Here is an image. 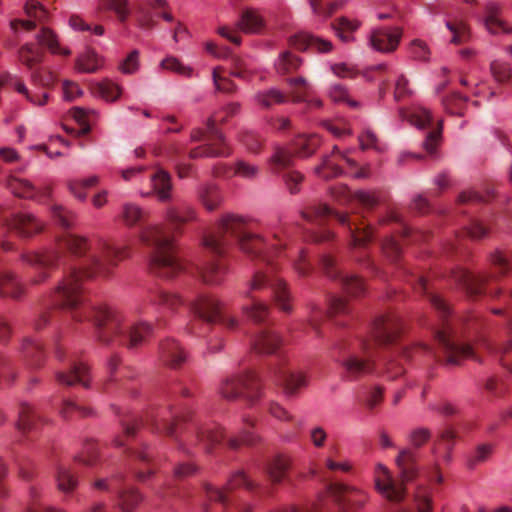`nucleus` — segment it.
Instances as JSON below:
<instances>
[{
  "mask_svg": "<svg viewBox=\"0 0 512 512\" xmlns=\"http://www.w3.org/2000/svg\"><path fill=\"white\" fill-rule=\"evenodd\" d=\"M3 229L14 231L21 237H30L43 229V224L33 215L19 213L3 221Z\"/></svg>",
  "mask_w": 512,
  "mask_h": 512,
  "instance_id": "412c9836",
  "label": "nucleus"
},
{
  "mask_svg": "<svg viewBox=\"0 0 512 512\" xmlns=\"http://www.w3.org/2000/svg\"><path fill=\"white\" fill-rule=\"evenodd\" d=\"M227 272L226 266L219 260H211L202 270V280L207 284H219Z\"/></svg>",
  "mask_w": 512,
  "mask_h": 512,
  "instance_id": "37998d69",
  "label": "nucleus"
},
{
  "mask_svg": "<svg viewBox=\"0 0 512 512\" xmlns=\"http://www.w3.org/2000/svg\"><path fill=\"white\" fill-rule=\"evenodd\" d=\"M96 92L106 101L113 102L120 97L122 89L112 81L104 80L97 84Z\"/></svg>",
  "mask_w": 512,
  "mask_h": 512,
  "instance_id": "6e6d98bb",
  "label": "nucleus"
},
{
  "mask_svg": "<svg viewBox=\"0 0 512 512\" xmlns=\"http://www.w3.org/2000/svg\"><path fill=\"white\" fill-rule=\"evenodd\" d=\"M198 199L205 209L213 211L220 205L222 196L215 185H203L198 190Z\"/></svg>",
  "mask_w": 512,
  "mask_h": 512,
  "instance_id": "c03bdc74",
  "label": "nucleus"
},
{
  "mask_svg": "<svg viewBox=\"0 0 512 512\" xmlns=\"http://www.w3.org/2000/svg\"><path fill=\"white\" fill-rule=\"evenodd\" d=\"M493 453V445L483 443L477 445L467 457V467L474 469L477 465L487 462Z\"/></svg>",
  "mask_w": 512,
  "mask_h": 512,
  "instance_id": "de8ad7c7",
  "label": "nucleus"
},
{
  "mask_svg": "<svg viewBox=\"0 0 512 512\" xmlns=\"http://www.w3.org/2000/svg\"><path fill=\"white\" fill-rule=\"evenodd\" d=\"M289 44L299 51L310 49L320 53L330 52L333 47L330 41L308 33H297L291 36Z\"/></svg>",
  "mask_w": 512,
  "mask_h": 512,
  "instance_id": "5701e85b",
  "label": "nucleus"
},
{
  "mask_svg": "<svg viewBox=\"0 0 512 512\" xmlns=\"http://www.w3.org/2000/svg\"><path fill=\"white\" fill-rule=\"evenodd\" d=\"M287 83L292 88V100L295 103H302L314 94L313 85L304 77L289 78Z\"/></svg>",
  "mask_w": 512,
  "mask_h": 512,
  "instance_id": "58836bf2",
  "label": "nucleus"
},
{
  "mask_svg": "<svg viewBox=\"0 0 512 512\" xmlns=\"http://www.w3.org/2000/svg\"><path fill=\"white\" fill-rule=\"evenodd\" d=\"M103 66V59L92 49H86L76 58V68L82 73H95Z\"/></svg>",
  "mask_w": 512,
  "mask_h": 512,
  "instance_id": "e433bc0d",
  "label": "nucleus"
},
{
  "mask_svg": "<svg viewBox=\"0 0 512 512\" xmlns=\"http://www.w3.org/2000/svg\"><path fill=\"white\" fill-rule=\"evenodd\" d=\"M183 303L178 294L154 287L147 290L138 311L143 314L148 313L150 309L175 312Z\"/></svg>",
  "mask_w": 512,
  "mask_h": 512,
  "instance_id": "dca6fc26",
  "label": "nucleus"
},
{
  "mask_svg": "<svg viewBox=\"0 0 512 512\" xmlns=\"http://www.w3.org/2000/svg\"><path fill=\"white\" fill-rule=\"evenodd\" d=\"M8 188L17 197L38 202L50 198L52 194V186L50 184L37 187L29 180L22 178L9 179Z\"/></svg>",
  "mask_w": 512,
  "mask_h": 512,
  "instance_id": "6ab92c4d",
  "label": "nucleus"
},
{
  "mask_svg": "<svg viewBox=\"0 0 512 512\" xmlns=\"http://www.w3.org/2000/svg\"><path fill=\"white\" fill-rule=\"evenodd\" d=\"M501 7L496 3L486 5L485 26L489 32L497 34L499 32L512 33V27L507 28L505 23L499 19Z\"/></svg>",
  "mask_w": 512,
  "mask_h": 512,
  "instance_id": "c9c22d12",
  "label": "nucleus"
},
{
  "mask_svg": "<svg viewBox=\"0 0 512 512\" xmlns=\"http://www.w3.org/2000/svg\"><path fill=\"white\" fill-rule=\"evenodd\" d=\"M123 480L124 475L122 473H118L113 475L111 478L96 480L93 486L98 490L113 492L116 494L119 486L123 483Z\"/></svg>",
  "mask_w": 512,
  "mask_h": 512,
  "instance_id": "338daca9",
  "label": "nucleus"
},
{
  "mask_svg": "<svg viewBox=\"0 0 512 512\" xmlns=\"http://www.w3.org/2000/svg\"><path fill=\"white\" fill-rule=\"evenodd\" d=\"M269 377L275 384L283 386L289 395L296 393L299 388L307 384L306 376L289 368L283 358L271 364Z\"/></svg>",
  "mask_w": 512,
  "mask_h": 512,
  "instance_id": "f3484780",
  "label": "nucleus"
},
{
  "mask_svg": "<svg viewBox=\"0 0 512 512\" xmlns=\"http://www.w3.org/2000/svg\"><path fill=\"white\" fill-rule=\"evenodd\" d=\"M494 272L490 274H474L463 270L458 273L457 281L471 295L487 293L501 296L504 308H496L494 314H502L504 309L512 308V268L508 258L500 251L490 256Z\"/></svg>",
  "mask_w": 512,
  "mask_h": 512,
  "instance_id": "423d86ee",
  "label": "nucleus"
},
{
  "mask_svg": "<svg viewBox=\"0 0 512 512\" xmlns=\"http://www.w3.org/2000/svg\"><path fill=\"white\" fill-rule=\"evenodd\" d=\"M21 353L28 364L32 367L41 365L45 358L43 347L32 337H26L21 344Z\"/></svg>",
  "mask_w": 512,
  "mask_h": 512,
  "instance_id": "7c9ffc66",
  "label": "nucleus"
},
{
  "mask_svg": "<svg viewBox=\"0 0 512 512\" xmlns=\"http://www.w3.org/2000/svg\"><path fill=\"white\" fill-rule=\"evenodd\" d=\"M139 237L150 249L148 266L151 273L170 279L184 271V264L175 253L173 238L164 225H146Z\"/></svg>",
  "mask_w": 512,
  "mask_h": 512,
  "instance_id": "0eeeda50",
  "label": "nucleus"
},
{
  "mask_svg": "<svg viewBox=\"0 0 512 512\" xmlns=\"http://www.w3.org/2000/svg\"><path fill=\"white\" fill-rule=\"evenodd\" d=\"M290 458L285 455L275 456L266 466V473L273 483H279L285 479L290 468Z\"/></svg>",
  "mask_w": 512,
  "mask_h": 512,
  "instance_id": "72a5a7b5",
  "label": "nucleus"
},
{
  "mask_svg": "<svg viewBox=\"0 0 512 512\" xmlns=\"http://www.w3.org/2000/svg\"><path fill=\"white\" fill-rule=\"evenodd\" d=\"M399 115L402 119L408 120L412 125L420 129L429 128L433 123L430 111L422 107L414 108L411 111L400 109Z\"/></svg>",
  "mask_w": 512,
  "mask_h": 512,
  "instance_id": "4c0bfd02",
  "label": "nucleus"
},
{
  "mask_svg": "<svg viewBox=\"0 0 512 512\" xmlns=\"http://www.w3.org/2000/svg\"><path fill=\"white\" fill-rule=\"evenodd\" d=\"M490 72L498 83H506L512 76V68L510 64L500 60H493L490 63Z\"/></svg>",
  "mask_w": 512,
  "mask_h": 512,
  "instance_id": "5fc2aeb1",
  "label": "nucleus"
},
{
  "mask_svg": "<svg viewBox=\"0 0 512 512\" xmlns=\"http://www.w3.org/2000/svg\"><path fill=\"white\" fill-rule=\"evenodd\" d=\"M128 256L127 247L113 246L103 238L65 233L57 239L55 248L28 253L23 259L37 271L34 284L48 279L50 270L63 267L64 278L53 293L54 305L70 311L76 322L91 321L99 342L133 349L152 334L153 326L143 321L127 322L116 309L86 306L82 288L84 279L109 277L118 262Z\"/></svg>",
  "mask_w": 512,
  "mask_h": 512,
  "instance_id": "f257e3e1",
  "label": "nucleus"
},
{
  "mask_svg": "<svg viewBox=\"0 0 512 512\" xmlns=\"http://www.w3.org/2000/svg\"><path fill=\"white\" fill-rule=\"evenodd\" d=\"M313 12L317 15L331 16L333 13L341 9L346 1L334 0L326 6H322L321 0H308Z\"/></svg>",
  "mask_w": 512,
  "mask_h": 512,
  "instance_id": "bf43d9fd",
  "label": "nucleus"
},
{
  "mask_svg": "<svg viewBox=\"0 0 512 512\" xmlns=\"http://www.w3.org/2000/svg\"><path fill=\"white\" fill-rule=\"evenodd\" d=\"M43 58V52L35 48L32 44H24L19 49V59L28 68L32 69L36 64L40 63Z\"/></svg>",
  "mask_w": 512,
  "mask_h": 512,
  "instance_id": "3c124183",
  "label": "nucleus"
},
{
  "mask_svg": "<svg viewBox=\"0 0 512 512\" xmlns=\"http://www.w3.org/2000/svg\"><path fill=\"white\" fill-rule=\"evenodd\" d=\"M293 154L282 147H276L274 154L270 157L269 162L275 170L284 169L291 165Z\"/></svg>",
  "mask_w": 512,
  "mask_h": 512,
  "instance_id": "e2e57ef3",
  "label": "nucleus"
},
{
  "mask_svg": "<svg viewBox=\"0 0 512 512\" xmlns=\"http://www.w3.org/2000/svg\"><path fill=\"white\" fill-rule=\"evenodd\" d=\"M302 65V60L290 52H284L276 64L277 70L281 73H290Z\"/></svg>",
  "mask_w": 512,
  "mask_h": 512,
  "instance_id": "13d9d810",
  "label": "nucleus"
},
{
  "mask_svg": "<svg viewBox=\"0 0 512 512\" xmlns=\"http://www.w3.org/2000/svg\"><path fill=\"white\" fill-rule=\"evenodd\" d=\"M57 79L54 73L46 69H35L31 72L30 82L34 90H30L21 81H16L14 89L23 95L27 101L35 106H44L47 104L49 95L46 90L54 87Z\"/></svg>",
  "mask_w": 512,
  "mask_h": 512,
  "instance_id": "4468645a",
  "label": "nucleus"
},
{
  "mask_svg": "<svg viewBox=\"0 0 512 512\" xmlns=\"http://www.w3.org/2000/svg\"><path fill=\"white\" fill-rule=\"evenodd\" d=\"M446 27L453 34L451 42L453 44L459 45L468 41L470 37V32L467 24L463 21H457L455 23L446 22Z\"/></svg>",
  "mask_w": 512,
  "mask_h": 512,
  "instance_id": "4d7b16f0",
  "label": "nucleus"
},
{
  "mask_svg": "<svg viewBox=\"0 0 512 512\" xmlns=\"http://www.w3.org/2000/svg\"><path fill=\"white\" fill-rule=\"evenodd\" d=\"M341 168L332 161L331 156H326L322 164L315 168V173L324 179H329L340 175Z\"/></svg>",
  "mask_w": 512,
  "mask_h": 512,
  "instance_id": "0e129e2a",
  "label": "nucleus"
},
{
  "mask_svg": "<svg viewBox=\"0 0 512 512\" xmlns=\"http://www.w3.org/2000/svg\"><path fill=\"white\" fill-rule=\"evenodd\" d=\"M240 141L246 149L253 154L260 153L264 143L262 137L253 131L242 132L240 135Z\"/></svg>",
  "mask_w": 512,
  "mask_h": 512,
  "instance_id": "052dcab7",
  "label": "nucleus"
},
{
  "mask_svg": "<svg viewBox=\"0 0 512 512\" xmlns=\"http://www.w3.org/2000/svg\"><path fill=\"white\" fill-rule=\"evenodd\" d=\"M189 415H176L168 409H161L150 418L154 432L166 435L175 441L178 448L190 453V448L199 447L206 453L224 439L222 429L216 424L189 422Z\"/></svg>",
  "mask_w": 512,
  "mask_h": 512,
  "instance_id": "20e7f679",
  "label": "nucleus"
},
{
  "mask_svg": "<svg viewBox=\"0 0 512 512\" xmlns=\"http://www.w3.org/2000/svg\"><path fill=\"white\" fill-rule=\"evenodd\" d=\"M286 233V227H281L280 232L273 233L272 241L269 242L254 231L252 221L227 215L216 231L203 237L204 247L213 256H222L230 245L235 244L251 260L258 261L259 266L248 282L247 289L241 293L250 301L243 305L242 311L256 323L264 322L270 311L266 303L253 296L256 291L269 288L279 309L286 313L292 311L287 283L275 275L279 269V259L284 254L286 243L282 235Z\"/></svg>",
  "mask_w": 512,
  "mask_h": 512,
  "instance_id": "f03ea898",
  "label": "nucleus"
},
{
  "mask_svg": "<svg viewBox=\"0 0 512 512\" xmlns=\"http://www.w3.org/2000/svg\"><path fill=\"white\" fill-rule=\"evenodd\" d=\"M88 366L83 362H78L74 356L70 357V368L67 372L58 371L56 380L68 386L79 383L84 387H88Z\"/></svg>",
  "mask_w": 512,
  "mask_h": 512,
  "instance_id": "b1692460",
  "label": "nucleus"
},
{
  "mask_svg": "<svg viewBox=\"0 0 512 512\" xmlns=\"http://www.w3.org/2000/svg\"><path fill=\"white\" fill-rule=\"evenodd\" d=\"M251 345L252 349L259 354H271L281 345V338L274 331L263 329L252 340Z\"/></svg>",
  "mask_w": 512,
  "mask_h": 512,
  "instance_id": "c85d7f7f",
  "label": "nucleus"
},
{
  "mask_svg": "<svg viewBox=\"0 0 512 512\" xmlns=\"http://www.w3.org/2000/svg\"><path fill=\"white\" fill-rule=\"evenodd\" d=\"M331 216H334L343 227L347 228L351 236L352 247H362L372 240L373 232L370 226L363 221L365 216L359 215L356 211L351 215L340 214L321 203L309 204L301 210V217L304 220L317 223L320 226Z\"/></svg>",
  "mask_w": 512,
  "mask_h": 512,
  "instance_id": "9d476101",
  "label": "nucleus"
},
{
  "mask_svg": "<svg viewBox=\"0 0 512 512\" xmlns=\"http://www.w3.org/2000/svg\"><path fill=\"white\" fill-rule=\"evenodd\" d=\"M144 425V421L140 418L129 417L121 420L123 435L114 439V444L117 447L125 445L126 441L135 436L136 431Z\"/></svg>",
  "mask_w": 512,
  "mask_h": 512,
  "instance_id": "a18cd8bd",
  "label": "nucleus"
},
{
  "mask_svg": "<svg viewBox=\"0 0 512 512\" xmlns=\"http://www.w3.org/2000/svg\"><path fill=\"white\" fill-rule=\"evenodd\" d=\"M468 99L459 93H453L443 99L445 110L453 115H463V110L466 106Z\"/></svg>",
  "mask_w": 512,
  "mask_h": 512,
  "instance_id": "864d4df0",
  "label": "nucleus"
},
{
  "mask_svg": "<svg viewBox=\"0 0 512 512\" xmlns=\"http://www.w3.org/2000/svg\"><path fill=\"white\" fill-rule=\"evenodd\" d=\"M411 284L413 288L423 294L429 301L432 309L437 314L440 321L438 325L433 326L437 350L426 345L419 344L411 348H402L393 350L384 358L385 373L390 379H395L405 372L401 360H408L417 354H428L433 358L441 359L445 364L456 366L460 364L461 359L474 358V352L470 345L461 343L456 337L455 331L450 323L452 318V309L450 304L428 284L427 280L421 276H412Z\"/></svg>",
  "mask_w": 512,
  "mask_h": 512,
  "instance_id": "7ed1b4c3",
  "label": "nucleus"
},
{
  "mask_svg": "<svg viewBox=\"0 0 512 512\" xmlns=\"http://www.w3.org/2000/svg\"><path fill=\"white\" fill-rule=\"evenodd\" d=\"M142 500L143 496L137 489L125 487L122 483L116 492V504L122 512H133Z\"/></svg>",
  "mask_w": 512,
  "mask_h": 512,
  "instance_id": "c756f323",
  "label": "nucleus"
},
{
  "mask_svg": "<svg viewBox=\"0 0 512 512\" xmlns=\"http://www.w3.org/2000/svg\"><path fill=\"white\" fill-rule=\"evenodd\" d=\"M25 293V288L10 272L0 274V295L18 300Z\"/></svg>",
  "mask_w": 512,
  "mask_h": 512,
  "instance_id": "2f4dec72",
  "label": "nucleus"
},
{
  "mask_svg": "<svg viewBox=\"0 0 512 512\" xmlns=\"http://www.w3.org/2000/svg\"><path fill=\"white\" fill-rule=\"evenodd\" d=\"M223 69L216 67L213 69L212 77L216 90L219 92L232 94L236 91L235 83L227 77L221 75Z\"/></svg>",
  "mask_w": 512,
  "mask_h": 512,
  "instance_id": "680f3d73",
  "label": "nucleus"
},
{
  "mask_svg": "<svg viewBox=\"0 0 512 512\" xmlns=\"http://www.w3.org/2000/svg\"><path fill=\"white\" fill-rule=\"evenodd\" d=\"M238 26L245 33H260L265 28V19L258 9L247 7L241 11Z\"/></svg>",
  "mask_w": 512,
  "mask_h": 512,
  "instance_id": "cd10ccee",
  "label": "nucleus"
},
{
  "mask_svg": "<svg viewBox=\"0 0 512 512\" xmlns=\"http://www.w3.org/2000/svg\"><path fill=\"white\" fill-rule=\"evenodd\" d=\"M147 217L148 213L141 207L131 203L124 204L122 219L127 226L132 227L141 224L147 220Z\"/></svg>",
  "mask_w": 512,
  "mask_h": 512,
  "instance_id": "49530a36",
  "label": "nucleus"
},
{
  "mask_svg": "<svg viewBox=\"0 0 512 512\" xmlns=\"http://www.w3.org/2000/svg\"><path fill=\"white\" fill-rule=\"evenodd\" d=\"M165 219L175 232H179L182 225L196 219V211L187 204L171 206L165 212Z\"/></svg>",
  "mask_w": 512,
  "mask_h": 512,
  "instance_id": "bb28decb",
  "label": "nucleus"
},
{
  "mask_svg": "<svg viewBox=\"0 0 512 512\" xmlns=\"http://www.w3.org/2000/svg\"><path fill=\"white\" fill-rule=\"evenodd\" d=\"M320 265L324 273L331 279L341 282L347 293L358 296L364 292L365 286L363 281L354 276L343 274L337 267L335 258L330 254H325L320 259Z\"/></svg>",
  "mask_w": 512,
  "mask_h": 512,
  "instance_id": "a211bd4d",
  "label": "nucleus"
},
{
  "mask_svg": "<svg viewBox=\"0 0 512 512\" xmlns=\"http://www.w3.org/2000/svg\"><path fill=\"white\" fill-rule=\"evenodd\" d=\"M241 110V105L238 102H232L226 105L222 111L225 116L218 119L220 123H225L228 118L237 115ZM217 116H211L207 119L206 127L207 132L201 128H195L191 132V140L201 141L205 140L203 145L195 147L190 150V159H199L205 157H226L231 153V149L226 143L223 133L216 127Z\"/></svg>",
  "mask_w": 512,
  "mask_h": 512,
  "instance_id": "1a4fd4ad",
  "label": "nucleus"
},
{
  "mask_svg": "<svg viewBox=\"0 0 512 512\" xmlns=\"http://www.w3.org/2000/svg\"><path fill=\"white\" fill-rule=\"evenodd\" d=\"M261 381L255 372L226 377L219 388L223 398L235 400L243 398L254 402L259 397Z\"/></svg>",
  "mask_w": 512,
  "mask_h": 512,
  "instance_id": "ddd939ff",
  "label": "nucleus"
},
{
  "mask_svg": "<svg viewBox=\"0 0 512 512\" xmlns=\"http://www.w3.org/2000/svg\"><path fill=\"white\" fill-rule=\"evenodd\" d=\"M98 182L99 177L94 175L82 180H69L67 187L75 198L84 201L87 196L85 190L97 185Z\"/></svg>",
  "mask_w": 512,
  "mask_h": 512,
  "instance_id": "09e8293b",
  "label": "nucleus"
},
{
  "mask_svg": "<svg viewBox=\"0 0 512 512\" xmlns=\"http://www.w3.org/2000/svg\"><path fill=\"white\" fill-rule=\"evenodd\" d=\"M402 31L400 28L392 30L382 28L374 30L370 37L371 46L379 52L394 51L401 39Z\"/></svg>",
  "mask_w": 512,
  "mask_h": 512,
  "instance_id": "4be33fe9",
  "label": "nucleus"
},
{
  "mask_svg": "<svg viewBox=\"0 0 512 512\" xmlns=\"http://www.w3.org/2000/svg\"><path fill=\"white\" fill-rule=\"evenodd\" d=\"M327 488L329 495L341 512L358 510L365 505L368 499L363 490L341 482H331Z\"/></svg>",
  "mask_w": 512,
  "mask_h": 512,
  "instance_id": "2eb2a0df",
  "label": "nucleus"
},
{
  "mask_svg": "<svg viewBox=\"0 0 512 512\" xmlns=\"http://www.w3.org/2000/svg\"><path fill=\"white\" fill-rule=\"evenodd\" d=\"M36 39L39 45L46 47L51 53L61 54L64 56H69L71 54L69 49H62L60 47L57 35L49 28L43 27L37 34Z\"/></svg>",
  "mask_w": 512,
  "mask_h": 512,
  "instance_id": "79ce46f5",
  "label": "nucleus"
},
{
  "mask_svg": "<svg viewBox=\"0 0 512 512\" xmlns=\"http://www.w3.org/2000/svg\"><path fill=\"white\" fill-rule=\"evenodd\" d=\"M151 185L154 193L158 196L160 201H168L171 198V178L170 175L159 169L151 175Z\"/></svg>",
  "mask_w": 512,
  "mask_h": 512,
  "instance_id": "473e14b6",
  "label": "nucleus"
},
{
  "mask_svg": "<svg viewBox=\"0 0 512 512\" xmlns=\"http://www.w3.org/2000/svg\"><path fill=\"white\" fill-rule=\"evenodd\" d=\"M55 480L58 489L64 493L72 492L78 484V479L76 475L72 472V470L69 467L63 464L57 466Z\"/></svg>",
  "mask_w": 512,
  "mask_h": 512,
  "instance_id": "a19ab883",
  "label": "nucleus"
},
{
  "mask_svg": "<svg viewBox=\"0 0 512 512\" xmlns=\"http://www.w3.org/2000/svg\"><path fill=\"white\" fill-rule=\"evenodd\" d=\"M255 101L264 108H270L274 104H281L286 101V96L277 89H270L255 94Z\"/></svg>",
  "mask_w": 512,
  "mask_h": 512,
  "instance_id": "603ef678",
  "label": "nucleus"
},
{
  "mask_svg": "<svg viewBox=\"0 0 512 512\" xmlns=\"http://www.w3.org/2000/svg\"><path fill=\"white\" fill-rule=\"evenodd\" d=\"M401 330L398 318L392 314H383L375 318L371 339L365 340L358 351L344 355L339 363L343 369V377L356 380L373 371L377 348L392 344Z\"/></svg>",
  "mask_w": 512,
  "mask_h": 512,
  "instance_id": "39448f33",
  "label": "nucleus"
},
{
  "mask_svg": "<svg viewBox=\"0 0 512 512\" xmlns=\"http://www.w3.org/2000/svg\"><path fill=\"white\" fill-rule=\"evenodd\" d=\"M398 478H395L383 464H377L374 471L376 490L388 501L400 503L406 496L407 482L413 481L419 472L417 454L414 450L402 449L396 457Z\"/></svg>",
  "mask_w": 512,
  "mask_h": 512,
  "instance_id": "6e6552de",
  "label": "nucleus"
},
{
  "mask_svg": "<svg viewBox=\"0 0 512 512\" xmlns=\"http://www.w3.org/2000/svg\"><path fill=\"white\" fill-rule=\"evenodd\" d=\"M160 357L166 365L178 368L186 361L187 354L177 341L167 339L160 345Z\"/></svg>",
  "mask_w": 512,
  "mask_h": 512,
  "instance_id": "a878e982",
  "label": "nucleus"
},
{
  "mask_svg": "<svg viewBox=\"0 0 512 512\" xmlns=\"http://www.w3.org/2000/svg\"><path fill=\"white\" fill-rule=\"evenodd\" d=\"M48 0H28L25 4L24 10L29 20L14 19L11 21V28L16 31L19 26L25 30L31 31L36 27V21L39 23L44 22L49 15L47 10Z\"/></svg>",
  "mask_w": 512,
  "mask_h": 512,
  "instance_id": "aec40b11",
  "label": "nucleus"
},
{
  "mask_svg": "<svg viewBox=\"0 0 512 512\" xmlns=\"http://www.w3.org/2000/svg\"><path fill=\"white\" fill-rule=\"evenodd\" d=\"M188 306L195 316V321L190 326V332L194 335L200 336L203 334L198 326L206 327L207 325L220 323L233 330L238 325L236 318L226 314L225 304L210 295L201 294L191 300Z\"/></svg>",
  "mask_w": 512,
  "mask_h": 512,
  "instance_id": "f8f14e48",
  "label": "nucleus"
},
{
  "mask_svg": "<svg viewBox=\"0 0 512 512\" xmlns=\"http://www.w3.org/2000/svg\"><path fill=\"white\" fill-rule=\"evenodd\" d=\"M241 486L247 490H253L254 488L253 482L242 471L232 475L227 485L222 489L206 484L204 490L207 503L204 505V512H228L230 509H235L236 512H250L251 507L249 505L236 503V496L233 492Z\"/></svg>",
  "mask_w": 512,
  "mask_h": 512,
  "instance_id": "9b49d317",
  "label": "nucleus"
},
{
  "mask_svg": "<svg viewBox=\"0 0 512 512\" xmlns=\"http://www.w3.org/2000/svg\"><path fill=\"white\" fill-rule=\"evenodd\" d=\"M320 145V139L317 135H298L294 140V150L299 157H308L312 155Z\"/></svg>",
  "mask_w": 512,
  "mask_h": 512,
  "instance_id": "ea45409f",
  "label": "nucleus"
},
{
  "mask_svg": "<svg viewBox=\"0 0 512 512\" xmlns=\"http://www.w3.org/2000/svg\"><path fill=\"white\" fill-rule=\"evenodd\" d=\"M39 419V416L35 414L33 408L29 404L22 403L20 405L18 420L15 427L20 433L27 434L36 428Z\"/></svg>",
  "mask_w": 512,
  "mask_h": 512,
  "instance_id": "f704fd0d",
  "label": "nucleus"
},
{
  "mask_svg": "<svg viewBox=\"0 0 512 512\" xmlns=\"http://www.w3.org/2000/svg\"><path fill=\"white\" fill-rule=\"evenodd\" d=\"M359 25L357 21H351L346 17H341L333 24V28L343 42H350L353 40V32L358 29Z\"/></svg>",
  "mask_w": 512,
  "mask_h": 512,
  "instance_id": "8fccbe9b",
  "label": "nucleus"
},
{
  "mask_svg": "<svg viewBox=\"0 0 512 512\" xmlns=\"http://www.w3.org/2000/svg\"><path fill=\"white\" fill-rule=\"evenodd\" d=\"M52 215L55 221L63 228H70L73 225L75 215L73 212L62 206L55 205L52 208Z\"/></svg>",
  "mask_w": 512,
  "mask_h": 512,
  "instance_id": "774afa93",
  "label": "nucleus"
},
{
  "mask_svg": "<svg viewBox=\"0 0 512 512\" xmlns=\"http://www.w3.org/2000/svg\"><path fill=\"white\" fill-rule=\"evenodd\" d=\"M393 512H433L432 491L427 486H418L409 507L396 506Z\"/></svg>",
  "mask_w": 512,
  "mask_h": 512,
  "instance_id": "393cba45",
  "label": "nucleus"
},
{
  "mask_svg": "<svg viewBox=\"0 0 512 512\" xmlns=\"http://www.w3.org/2000/svg\"><path fill=\"white\" fill-rule=\"evenodd\" d=\"M102 8L113 10L121 22H125L130 14L127 0H103Z\"/></svg>",
  "mask_w": 512,
  "mask_h": 512,
  "instance_id": "69168bd1",
  "label": "nucleus"
}]
</instances>
